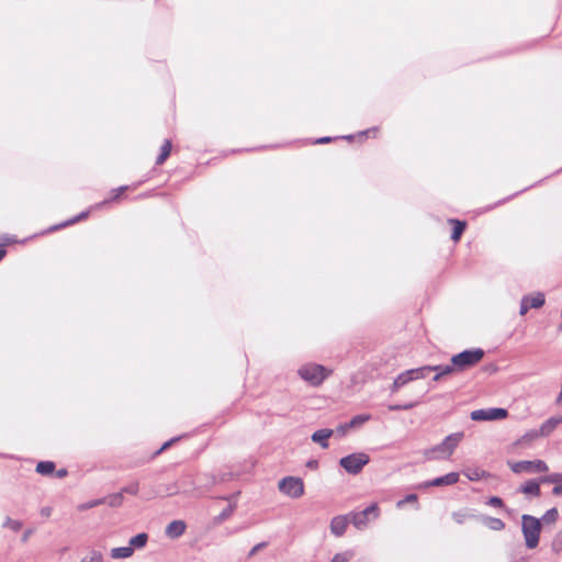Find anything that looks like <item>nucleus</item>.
<instances>
[{"mask_svg":"<svg viewBox=\"0 0 562 562\" xmlns=\"http://www.w3.org/2000/svg\"><path fill=\"white\" fill-rule=\"evenodd\" d=\"M138 491H139V484L137 482H132L128 485H126L125 487H123L121 493L137 495Z\"/></svg>","mask_w":562,"mask_h":562,"instance_id":"38","label":"nucleus"},{"mask_svg":"<svg viewBox=\"0 0 562 562\" xmlns=\"http://www.w3.org/2000/svg\"><path fill=\"white\" fill-rule=\"evenodd\" d=\"M521 531L526 547L528 549L537 548L541 532V520L528 514L522 515Z\"/></svg>","mask_w":562,"mask_h":562,"instance_id":"2","label":"nucleus"},{"mask_svg":"<svg viewBox=\"0 0 562 562\" xmlns=\"http://www.w3.org/2000/svg\"><path fill=\"white\" fill-rule=\"evenodd\" d=\"M463 438V431L450 434L440 443L426 449L424 456L427 460H447L453 454Z\"/></svg>","mask_w":562,"mask_h":562,"instance_id":"1","label":"nucleus"},{"mask_svg":"<svg viewBox=\"0 0 562 562\" xmlns=\"http://www.w3.org/2000/svg\"><path fill=\"white\" fill-rule=\"evenodd\" d=\"M509 467L514 473H542L549 470L547 463L542 460H522L509 463Z\"/></svg>","mask_w":562,"mask_h":562,"instance_id":"8","label":"nucleus"},{"mask_svg":"<svg viewBox=\"0 0 562 562\" xmlns=\"http://www.w3.org/2000/svg\"><path fill=\"white\" fill-rule=\"evenodd\" d=\"M529 295H524L520 301V308H519V315L524 316L529 311Z\"/></svg>","mask_w":562,"mask_h":562,"instance_id":"40","label":"nucleus"},{"mask_svg":"<svg viewBox=\"0 0 562 562\" xmlns=\"http://www.w3.org/2000/svg\"><path fill=\"white\" fill-rule=\"evenodd\" d=\"M186 522L183 520H173L166 527V536L170 539H177L181 537L186 531Z\"/></svg>","mask_w":562,"mask_h":562,"instance_id":"13","label":"nucleus"},{"mask_svg":"<svg viewBox=\"0 0 562 562\" xmlns=\"http://www.w3.org/2000/svg\"><path fill=\"white\" fill-rule=\"evenodd\" d=\"M370 461V457L364 452L351 453L339 460V464L349 474L356 475Z\"/></svg>","mask_w":562,"mask_h":562,"instance_id":"6","label":"nucleus"},{"mask_svg":"<svg viewBox=\"0 0 562 562\" xmlns=\"http://www.w3.org/2000/svg\"><path fill=\"white\" fill-rule=\"evenodd\" d=\"M451 224H453V229L451 234V239L453 241H458L461 238L462 233L465 229V222H461L459 220H449Z\"/></svg>","mask_w":562,"mask_h":562,"instance_id":"20","label":"nucleus"},{"mask_svg":"<svg viewBox=\"0 0 562 562\" xmlns=\"http://www.w3.org/2000/svg\"><path fill=\"white\" fill-rule=\"evenodd\" d=\"M539 480H528L525 484L519 487V492L529 495L531 497H539L541 494Z\"/></svg>","mask_w":562,"mask_h":562,"instance_id":"16","label":"nucleus"},{"mask_svg":"<svg viewBox=\"0 0 562 562\" xmlns=\"http://www.w3.org/2000/svg\"><path fill=\"white\" fill-rule=\"evenodd\" d=\"M417 502H418V497L416 494H408L403 499H400L396 503V507L402 508L406 503H414L418 506Z\"/></svg>","mask_w":562,"mask_h":562,"instance_id":"37","label":"nucleus"},{"mask_svg":"<svg viewBox=\"0 0 562 562\" xmlns=\"http://www.w3.org/2000/svg\"><path fill=\"white\" fill-rule=\"evenodd\" d=\"M55 463L53 461H41L36 465V472L42 475H49L55 471Z\"/></svg>","mask_w":562,"mask_h":562,"instance_id":"22","label":"nucleus"},{"mask_svg":"<svg viewBox=\"0 0 562 562\" xmlns=\"http://www.w3.org/2000/svg\"><path fill=\"white\" fill-rule=\"evenodd\" d=\"M559 513L557 508H551L544 513L540 520L550 524L554 522L558 519Z\"/></svg>","mask_w":562,"mask_h":562,"instance_id":"32","label":"nucleus"},{"mask_svg":"<svg viewBox=\"0 0 562 562\" xmlns=\"http://www.w3.org/2000/svg\"><path fill=\"white\" fill-rule=\"evenodd\" d=\"M352 137H353L352 135L344 136V138H346V139H351Z\"/></svg>","mask_w":562,"mask_h":562,"instance_id":"60","label":"nucleus"},{"mask_svg":"<svg viewBox=\"0 0 562 562\" xmlns=\"http://www.w3.org/2000/svg\"><path fill=\"white\" fill-rule=\"evenodd\" d=\"M102 504H105V498H97V499H92V501L80 504L78 506V509L83 512V510H88L90 508L97 507L99 505H102Z\"/></svg>","mask_w":562,"mask_h":562,"instance_id":"30","label":"nucleus"},{"mask_svg":"<svg viewBox=\"0 0 562 562\" xmlns=\"http://www.w3.org/2000/svg\"><path fill=\"white\" fill-rule=\"evenodd\" d=\"M528 561H529L528 557L520 552H514L510 555V562H528Z\"/></svg>","mask_w":562,"mask_h":562,"instance_id":"44","label":"nucleus"},{"mask_svg":"<svg viewBox=\"0 0 562 562\" xmlns=\"http://www.w3.org/2000/svg\"><path fill=\"white\" fill-rule=\"evenodd\" d=\"M453 367H454V364L452 361L450 364H442V371L440 373H442V375L446 376V375L459 372V370Z\"/></svg>","mask_w":562,"mask_h":562,"instance_id":"43","label":"nucleus"},{"mask_svg":"<svg viewBox=\"0 0 562 562\" xmlns=\"http://www.w3.org/2000/svg\"><path fill=\"white\" fill-rule=\"evenodd\" d=\"M350 524L349 515L335 516L330 521V531L336 537H341Z\"/></svg>","mask_w":562,"mask_h":562,"instance_id":"10","label":"nucleus"},{"mask_svg":"<svg viewBox=\"0 0 562 562\" xmlns=\"http://www.w3.org/2000/svg\"><path fill=\"white\" fill-rule=\"evenodd\" d=\"M179 440V437H175V438H171L170 440L166 441L161 448L156 452V454H159L161 453L164 450H166L167 448H169L172 443H175L176 441Z\"/></svg>","mask_w":562,"mask_h":562,"instance_id":"47","label":"nucleus"},{"mask_svg":"<svg viewBox=\"0 0 562 562\" xmlns=\"http://www.w3.org/2000/svg\"><path fill=\"white\" fill-rule=\"evenodd\" d=\"M330 370L322 364L306 363L299 368V376L312 386H319L330 374Z\"/></svg>","mask_w":562,"mask_h":562,"instance_id":"3","label":"nucleus"},{"mask_svg":"<svg viewBox=\"0 0 562 562\" xmlns=\"http://www.w3.org/2000/svg\"><path fill=\"white\" fill-rule=\"evenodd\" d=\"M551 548L555 553H559L562 550V530L554 536Z\"/></svg>","mask_w":562,"mask_h":562,"instance_id":"36","label":"nucleus"},{"mask_svg":"<svg viewBox=\"0 0 562 562\" xmlns=\"http://www.w3.org/2000/svg\"><path fill=\"white\" fill-rule=\"evenodd\" d=\"M526 436L529 437V438H536L537 437V436H535V430L530 431Z\"/></svg>","mask_w":562,"mask_h":562,"instance_id":"59","label":"nucleus"},{"mask_svg":"<svg viewBox=\"0 0 562 562\" xmlns=\"http://www.w3.org/2000/svg\"><path fill=\"white\" fill-rule=\"evenodd\" d=\"M487 505L490 506H493V507H497V508H502L504 507V502L501 497L498 496H492L487 499L486 502Z\"/></svg>","mask_w":562,"mask_h":562,"instance_id":"41","label":"nucleus"},{"mask_svg":"<svg viewBox=\"0 0 562 562\" xmlns=\"http://www.w3.org/2000/svg\"><path fill=\"white\" fill-rule=\"evenodd\" d=\"M57 477H64L67 475V470L66 469H60L57 471Z\"/></svg>","mask_w":562,"mask_h":562,"instance_id":"55","label":"nucleus"},{"mask_svg":"<svg viewBox=\"0 0 562 562\" xmlns=\"http://www.w3.org/2000/svg\"><path fill=\"white\" fill-rule=\"evenodd\" d=\"M329 142H331V137L325 136V137H321V138L316 139L315 143L316 144H326V143H329Z\"/></svg>","mask_w":562,"mask_h":562,"instance_id":"53","label":"nucleus"},{"mask_svg":"<svg viewBox=\"0 0 562 562\" xmlns=\"http://www.w3.org/2000/svg\"><path fill=\"white\" fill-rule=\"evenodd\" d=\"M418 403L417 402H409L405 404H392L389 405L390 411H408L414 408Z\"/></svg>","mask_w":562,"mask_h":562,"instance_id":"34","label":"nucleus"},{"mask_svg":"<svg viewBox=\"0 0 562 562\" xmlns=\"http://www.w3.org/2000/svg\"><path fill=\"white\" fill-rule=\"evenodd\" d=\"M306 465L311 469H316L318 467V462L316 460H310Z\"/></svg>","mask_w":562,"mask_h":562,"instance_id":"54","label":"nucleus"},{"mask_svg":"<svg viewBox=\"0 0 562 562\" xmlns=\"http://www.w3.org/2000/svg\"><path fill=\"white\" fill-rule=\"evenodd\" d=\"M102 560L101 552L92 550L81 559V562H102Z\"/></svg>","mask_w":562,"mask_h":562,"instance_id":"31","label":"nucleus"},{"mask_svg":"<svg viewBox=\"0 0 562 562\" xmlns=\"http://www.w3.org/2000/svg\"><path fill=\"white\" fill-rule=\"evenodd\" d=\"M546 297L542 292H537L535 295H529V308H540L544 305Z\"/></svg>","mask_w":562,"mask_h":562,"instance_id":"24","label":"nucleus"},{"mask_svg":"<svg viewBox=\"0 0 562 562\" xmlns=\"http://www.w3.org/2000/svg\"><path fill=\"white\" fill-rule=\"evenodd\" d=\"M350 429L349 426H347V423L344 424V425H339L335 430H334V434L337 435L338 437H344L347 432V430Z\"/></svg>","mask_w":562,"mask_h":562,"instance_id":"45","label":"nucleus"},{"mask_svg":"<svg viewBox=\"0 0 562 562\" xmlns=\"http://www.w3.org/2000/svg\"><path fill=\"white\" fill-rule=\"evenodd\" d=\"M33 530L32 529H27L24 531L22 538H21V541L22 542H26L30 538V536L32 535Z\"/></svg>","mask_w":562,"mask_h":562,"instance_id":"51","label":"nucleus"},{"mask_svg":"<svg viewBox=\"0 0 562 562\" xmlns=\"http://www.w3.org/2000/svg\"><path fill=\"white\" fill-rule=\"evenodd\" d=\"M268 546V542L266 541H262V542H259L257 543L256 546H254L248 554H247V558L248 559H251L252 557H255L260 550L265 549L266 547Z\"/></svg>","mask_w":562,"mask_h":562,"instance_id":"39","label":"nucleus"},{"mask_svg":"<svg viewBox=\"0 0 562 562\" xmlns=\"http://www.w3.org/2000/svg\"><path fill=\"white\" fill-rule=\"evenodd\" d=\"M477 520L488 527L491 530L501 531L505 528V522L499 518H494L490 516H479Z\"/></svg>","mask_w":562,"mask_h":562,"instance_id":"17","label":"nucleus"},{"mask_svg":"<svg viewBox=\"0 0 562 562\" xmlns=\"http://www.w3.org/2000/svg\"><path fill=\"white\" fill-rule=\"evenodd\" d=\"M134 553V549L130 546L127 547H117V548H113L111 550V558L112 559H127L130 557H132Z\"/></svg>","mask_w":562,"mask_h":562,"instance_id":"19","label":"nucleus"},{"mask_svg":"<svg viewBox=\"0 0 562 562\" xmlns=\"http://www.w3.org/2000/svg\"><path fill=\"white\" fill-rule=\"evenodd\" d=\"M236 504H229L225 509H223L216 517L215 522L221 524L227 520L235 512Z\"/></svg>","mask_w":562,"mask_h":562,"instance_id":"27","label":"nucleus"},{"mask_svg":"<svg viewBox=\"0 0 562 562\" xmlns=\"http://www.w3.org/2000/svg\"><path fill=\"white\" fill-rule=\"evenodd\" d=\"M88 216V212L85 211V212H81L79 215L75 216L74 218L60 224L58 227H65L67 225H70V224H75L77 223L78 221L82 220V218H86Z\"/></svg>","mask_w":562,"mask_h":562,"instance_id":"42","label":"nucleus"},{"mask_svg":"<svg viewBox=\"0 0 562 562\" xmlns=\"http://www.w3.org/2000/svg\"><path fill=\"white\" fill-rule=\"evenodd\" d=\"M371 419V415L369 414H359L353 416L348 423L347 426L350 428L361 427L364 423Z\"/></svg>","mask_w":562,"mask_h":562,"instance_id":"25","label":"nucleus"},{"mask_svg":"<svg viewBox=\"0 0 562 562\" xmlns=\"http://www.w3.org/2000/svg\"><path fill=\"white\" fill-rule=\"evenodd\" d=\"M424 369H426V375L429 373V372H441L442 371V364H439V366H424Z\"/></svg>","mask_w":562,"mask_h":562,"instance_id":"48","label":"nucleus"},{"mask_svg":"<svg viewBox=\"0 0 562 562\" xmlns=\"http://www.w3.org/2000/svg\"><path fill=\"white\" fill-rule=\"evenodd\" d=\"M235 497V495L231 496V497H223L225 501H229L231 498Z\"/></svg>","mask_w":562,"mask_h":562,"instance_id":"61","label":"nucleus"},{"mask_svg":"<svg viewBox=\"0 0 562 562\" xmlns=\"http://www.w3.org/2000/svg\"><path fill=\"white\" fill-rule=\"evenodd\" d=\"M2 527L10 528L13 531H19L22 528V522L20 520H13L10 517H7Z\"/></svg>","mask_w":562,"mask_h":562,"instance_id":"35","label":"nucleus"},{"mask_svg":"<svg viewBox=\"0 0 562 562\" xmlns=\"http://www.w3.org/2000/svg\"><path fill=\"white\" fill-rule=\"evenodd\" d=\"M460 475L458 472H450L446 475L436 477L434 480L427 481L423 484L424 487L430 486H443V485H454L459 482Z\"/></svg>","mask_w":562,"mask_h":562,"instance_id":"11","label":"nucleus"},{"mask_svg":"<svg viewBox=\"0 0 562 562\" xmlns=\"http://www.w3.org/2000/svg\"><path fill=\"white\" fill-rule=\"evenodd\" d=\"M279 490L292 498H299L304 494V483L300 477L286 476L279 482Z\"/></svg>","mask_w":562,"mask_h":562,"instance_id":"7","label":"nucleus"},{"mask_svg":"<svg viewBox=\"0 0 562 562\" xmlns=\"http://www.w3.org/2000/svg\"><path fill=\"white\" fill-rule=\"evenodd\" d=\"M104 498H105V504H108L110 507H119L123 503V494L121 492L110 495Z\"/></svg>","mask_w":562,"mask_h":562,"instance_id":"29","label":"nucleus"},{"mask_svg":"<svg viewBox=\"0 0 562 562\" xmlns=\"http://www.w3.org/2000/svg\"><path fill=\"white\" fill-rule=\"evenodd\" d=\"M171 151V142L169 139H166L160 148V154L158 155L156 159V165H161L165 162V160L168 158Z\"/></svg>","mask_w":562,"mask_h":562,"instance_id":"23","label":"nucleus"},{"mask_svg":"<svg viewBox=\"0 0 562 562\" xmlns=\"http://www.w3.org/2000/svg\"><path fill=\"white\" fill-rule=\"evenodd\" d=\"M375 132H376V128H369V130H367V131L361 132L360 134H361V135H368V134H370V133H375Z\"/></svg>","mask_w":562,"mask_h":562,"instance_id":"57","label":"nucleus"},{"mask_svg":"<svg viewBox=\"0 0 562 562\" xmlns=\"http://www.w3.org/2000/svg\"><path fill=\"white\" fill-rule=\"evenodd\" d=\"M479 515H475L471 509H461L452 513L453 520L462 525L469 519H477Z\"/></svg>","mask_w":562,"mask_h":562,"instance_id":"18","label":"nucleus"},{"mask_svg":"<svg viewBox=\"0 0 562 562\" xmlns=\"http://www.w3.org/2000/svg\"><path fill=\"white\" fill-rule=\"evenodd\" d=\"M470 416L475 422L501 420L508 416V412L501 407H490L472 411Z\"/></svg>","mask_w":562,"mask_h":562,"instance_id":"9","label":"nucleus"},{"mask_svg":"<svg viewBox=\"0 0 562 562\" xmlns=\"http://www.w3.org/2000/svg\"><path fill=\"white\" fill-rule=\"evenodd\" d=\"M148 535L145 532H140L130 539V547L133 549L144 548L147 543Z\"/></svg>","mask_w":562,"mask_h":562,"instance_id":"21","label":"nucleus"},{"mask_svg":"<svg viewBox=\"0 0 562 562\" xmlns=\"http://www.w3.org/2000/svg\"><path fill=\"white\" fill-rule=\"evenodd\" d=\"M355 557V552L352 550H346L342 552L336 553L330 562H350Z\"/></svg>","mask_w":562,"mask_h":562,"instance_id":"28","label":"nucleus"},{"mask_svg":"<svg viewBox=\"0 0 562 562\" xmlns=\"http://www.w3.org/2000/svg\"><path fill=\"white\" fill-rule=\"evenodd\" d=\"M52 514V508L46 506L41 509V515L44 517H49Z\"/></svg>","mask_w":562,"mask_h":562,"instance_id":"50","label":"nucleus"},{"mask_svg":"<svg viewBox=\"0 0 562 562\" xmlns=\"http://www.w3.org/2000/svg\"><path fill=\"white\" fill-rule=\"evenodd\" d=\"M562 423V417H550L547 419L539 429L535 430V436H549L560 424Z\"/></svg>","mask_w":562,"mask_h":562,"instance_id":"12","label":"nucleus"},{"mask_svg":"<svg viewBox=\"0 0 562 562\" xmlns=\"http://www.w3.org/2000/svg\"><path fill=\"white\" fill-rule=\"evenodd\" d=\"M540 483H559L562 482V473H552L539 479Z\"/></svg>","mask_w":562,"mask_h":562,"instance_id":"33","label":"nucleus"},{"mask_svg":"<svg viewBox=\"0 0 562 562\" xmlns=\"http://www.w3.org/2000/svg\"><path fill=\"white\" fill-rule=\"evenodd\" d=\"M404 385H405V384H404V382L402 381L401 376H400V375H397V376L395 378V380L393 381V384H392V386H391V391H392V392H396L398 389H401V387H402V386H404Z\"/></svg>","mask_w":562,"mask_h":562,"instance_id":"46","label":"nucleus"},{"mask_svg":"<svg viewBox=\"0 0 562 562\" xmlns=\"http://www.w3.org/2000/svg\"><path fill=\"white\" fill-rule=\"evenodd\" d=\"M552 494L555 496L562 495V485H555L552 490Z\"/></svg>","mask_w":562,"mask_h":562,"instance_id":"52","label":"nucleus"},{"mask_svg":"<svg viewBox=\"0 0 562 562\" xmlns=\"http://www.w3.org/2000/svg\"><path fill=\"white\" fill-rule=\"evenodd\" d=\"M5 256V249L3 246H0V260Z\"/></svg>","mask_w":562,"mask_h":562,"instance_id":"58","label":"nucleus"},{"mask_svg":"<svg viewBox=\"0 0 562 562\" xmlns=\"http://www.w3.org/2000/svg\"><path fill=\"white\" fill-rule=\"evenodd\" d=\"M350 524L358 530H363L368 527L370 520H374L380 515V509L375 503L371 504L367 508L360 512H351L348 514Z\"/></svg>","mask_w":562,"mask_h":562,"instance_id":"5","label":"nucleus"},{"mask_svg":"<svg viewBox=\"0 0 562 562\" xmlns=\"http://www.w3.org/2000/svg\"><path fill=\"white\" fill-rule=\"evenodd\" d=\"M484 357L481 348L467 349L451 357V361L459 372L465 371L477 364Z\"/></svg>","mask_w":562,"mask_h":562,"instance_id":"4","label":"nucleus"},{"mask_svg":"<svg viewBox=\"0 0 562 562\" xmlns=\"http://www.w3.org/2000/svg\"><path fill=\"white\" fill-rule=\"evenodd\" d=\"M333 435H334L333 429L322 428V429L314 431L312 434L311 439L314 442L319 443L323 449H326V448H328V438H330Z\"/></svg>","mask_w":562,"mask_h":562,"instance_id":"14","label":"nucleus"},{"mask_svg":"<svg viewBox=\"0 0 562 562\" xmlns=\"http://www.w3.org/2000/svg\"><path fill=\"white\" fill-rule=\"evenodd\" d=\"M463 474L470 480V481H479L485 476H487V473L480 469H467L463 471Z\"/></svg>","mask_w":562,"mask_h":562,"instance_id":"26","label":"nucleus"},{"mask_svg":"<svg viewBox=\"0 0 562 562\" xmlns=\"http://www.w3.org/2000/svg\"><path fill=\"white\" fill-rule=\"evenodd\" d=\"M404 382L407 384L411 381L426 378V369L424 367L406 370L398 374Z\"/></svg>","mask_w":562,"mask_h":562,"instance_id":"15","label":"nucleus"},{"mask_svg":"<svg viewBox=\"0 0 562 562\" xmlns=\"http://www.w3.org/2000/svg\"><path fill=\"white\" fill-rule=\"evenodd\" d=\"M443 378L442 373L438 372L434 375L432 381L437 382Z\"/></svg>","mask_w":562,"mask_h":562,"instance_id":"56","label":"nucleus"},{"mask_svg":"<svg viewBox=\"0 0 562 562\" xmlns=\"http://www.w3.org/2000/svg\"><path fill=\"white\" fill-rule=\"evenodd\" d=\"M128 189L127 186H121L113 190V200H116L123 192H125Z\"/></svg>","mask_w":562,"mask_h":562,"instance_id":"49","label":"nucleus"}]
</instances>
